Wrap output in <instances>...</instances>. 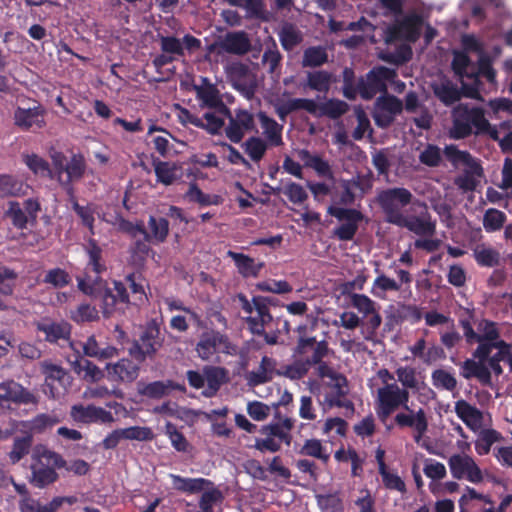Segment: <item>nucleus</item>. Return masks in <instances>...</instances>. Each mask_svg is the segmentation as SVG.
Returning a JSON list of instances; mask_svg holds the SVG:
<instances>
[{"label": "nucleus", "mask_w": 512, "mask_h": 512, "mask_svg": "<svg viewBox=\"0 0 512 512\" xmlns=\"http://www.w3.org/2000/svg\"><path fill=\"white\" fill-rule=\"evenodd\" d=\"M434 94L446 106H451L461 99L460 90L451 83H443L435 87Z\"/></svg>", "instance_id": "nucleus-55"}, {"label": "nucleus", "mask_w": 512, "mask_h": 512, "mask_svg": "<svg viewBox=\"0 0 512 512\" xmlns=\"http://www.w3.org/2000/svg\"><path fill=\"white\" fill-rule=\"evenodd\" d=\"M28 185L12 175L0 174V197H20L27 194Z\"/></svg>", "instance_id": "nucleus-33"}, {"label": "nucleus", "mask_w": 512, "mask_h": 512, "mask_svg": "<svg viewBox=\"0 0 512 512\" xmlns=\"http://www.w3.org/2000/svg\"><path fill=\"white\" fill-rule=\"evenodd\" d=\"M193 89L196 92L202 106L213 109L211 113H215L222 118V126L224 125V104L220 91L207 78L202 77L200 84H195Z\"/></svg>", "instance_id": "nucleus-16"}, {"label": "nucleus", "mask_w": 512, "mask_h": 512, "mask_svg": "<svg viewBox=\"0 0 512 512\" xmlns=\"http://www.w3.org/2000/svg\"><path fill=\"white\" fill-rule=\"evenodd\" d=\"M278 36L282 48L287 52L292 51L303 41L301 31L292 23H285L281 27Z\"/></svg>", "instance_id": "nucleus-41"}, {"label": "nucleus", "mask_w": 512, "mask_h": 512, "mask_svg": "<svg viewBox=\"0 0 512 512\" xmlns=\"http://www.w3.org/2000/svg\"><path fill=\"white\" fill-rule=\"evenodd\" d=\"M413 206L416 214L404 215L396 226L421 237H432L436 233V220L432 219L427 204L417 200Z\"/></svg>", "instance_id": "nucleus-8"}, {"label": "nucleus", "mask_w": 512, "mask_h": 512, "mask_svg": "<svg viewBox=\"0 0 512 512\" xmlns=\"http://www.w3.org/2000/svg\"><path fill=\"white\" fill-rule=\"evenodd\" d=\"M397 76L394 69L386 66H375L355 83V72L351 67L342 71V93L348 100H355L359 95L363 100H372L378 93L387 92V82L393 81Z\"/></svg>", "instance_id": "nucleus-2"}, {"label": "nucleus", "mask_w": 512, "mask_h": 512, "mask_svg": "<svg viewBox=\"0 0 512 512\" xmlns=\"http://www.w3.org/2000/svg\"><path fill=\"white\" fill-rule=\"evenodd\" d=\"M412 199V193L404 187L383 189L376 196V202L381 207L386 221L393 225L404 216L402 209L411 204Z\"/></svg>", "instance_id": "nucleus-7"}, {"label": "nucleus", "mask_w": 512, "mask_h": 512, "mask_svg": "<svg viewBox=\"0 0 512 512\" xmlns=\"http://www.w3.org/2000/svg\"><path fill=\"white\" fill-rule=\"evenodd\" d=\"M226 254L234 260L238 272L244 277H256L263 267L262 263H256L253 258L243 253L228 251Z\"/></svg>", "instance_id": "nucleus-34"}, {"label": "nucleus", "mask_w": 512, "mask_h": 512, "mask_svg": "<svg viewBox=\"0 0 512 512\" xmlns=\"http://www.w3.org/2000/svg\"><path fill=\"white\" fill-rule=\"evenodd\" d=\"M349 110V105L339 99H328L326 102L318 105V117L327 116L330 119H338Z\"/></svg>", "instance_id": "nucleus-45"}, {"label": "nucleus", "mask_w": 512, "mask_h": 512, "mask_svg": "<svg viewBox=\"0 0 512 512\" xmlns=\"http://www.w3.org/2000/svg\"><path fill=\"white\" fill-rule=\"evenodd\" d=\"M165 334L161 331L160 323L152 319L146 323L139 338L128 348V354L137 362L154 359L163 347Z\"/></svg>", "instance_id": "nucleus-6"}, {"label": "nucleus", "mask_w": 512, "mask_h": 512, "mask_svg": "<svg viewBox=\"0 0 512 512\" xmlns=\"http://www.w3.org/2000/svg\"><path fill=\"white\" fill-rule=\"evenodd\" d=\"M300 158L307 167L314 169L319 176H331L329 163L318 155H312L308 150L300 151Z\"/></svg>", "instance_id": "nucleus-53"}, {"label": "nucleus", "mask_w": 512, "mask_h": 512, "mask_svg": "<svg viewBox=\"0 0 512 512\" xmlns=\"http://www.w3.org/2000/svg\"><path fill=\"white\" fill-rule=\"evenodd\" d=\"M451 67L455 75L468 79H476L477 73L474 72V66L468 54L462 51H454Z\"/></svg>", "instance_id": "nucleus-35"}, {"label": "nucleus", "mask_w": 512, "mask_h": 512, "mask_svg": "<svg viewBox=\"0 0 512 512\" xmlns=\"http://www.w3.org/2000/svg\"><path fill=\"white\" fill-rule=\"evenodd\" d=\"M473 256L481 267H495L500 264V253L491 247L478 245L473 250Z\"/></svg>", "instance_id": "nucleus-48"}, {"label": "nucleus", "mask_w": 512, "mask_h": 512, "mask_svg": "<svg viewBox=\"0 0 512 512\" xmlns=\"http://www.w3.org/2000/svg\"><path fill=\"white\" fill-rule=\"evenodd\" d=\"M226 77L244 97L250 99L254 96L255 80L247 65L238 62L226 65Z\"/></svg>", "instance_id": "nucleus-13"}, {"label": "nucleus", "mask_w": 512, "mask_h": 512, "mask_svg": "<svg viewBox=\"0 0 512 512\" xmlns=\"http://www.w3.org/2000/svg\"><path fill=\"white\" fill-rule=\"evenodd\" d=\"M37 328L45 334V339L49 342L66 339L70 334V327L66 323L43 321L37 324Z\"/></svg>", "instance_id": "nucleus-42"}, {"label": "nucleus", "mask_w": 512, "mask_h": 512, "mask_svg": "<svg viewBox=\"0 0 512 512\" xmlns=\"http://www.w3.org/2000/svg\"><path fill=\"white\" fill-rule=\"evenodd\" d=\"M70 416L74 421L81 423H111L114 421L111 412L94 405H73Z\"/></svg>", "instance_id": "nucleus-22"}, {"label": "nucleus", "mask_w": 512, "mask_h": 512, "mask_svg": "<svg viewBox=\"0 0 512 512\" xmlns=\"http://www.w3.org/2000/svg\"><path fill=\"white\" fill-rule=\"evenodd\" d=\"M244 151L253 162H259L264 157L268 145L260 137L251 136L244 143Z\"/></svg>", "instance_id": "nucleus-54"}, {"label": "nucleus", "mask_w": 512, "mask_h": 512, "mask_svg": "<svg viewBox=\"0 0 512 512\" xmlns=\"http://www.w3.org/2000/svg\"><path fill=\"white\" fill-rule=\"evenodd\" d=\"M300 455L309 456L321 460L324 464H327L330 459L329 453L326 448L322 445L319 439H307L299 452Z\"/></svg>", "instance_id": "nucleus-49"}, {"label": "nucleus", "mask_w": 512, "mask_h": 512, "mask_svg": "<svg viewBox=\"0 0 512 512\" xmlns=\"http://www.w3.org/2000/svg\"><path fill=\"white\" fill-rule=\"evenodd\" d=\"M85 161L80 155H73L65 164L66 179L63 181V185H68L73 181L81 179L85 172Z\"/></svg>", "instance_id": "nucleus-50"}, {"label": "nucleus", "mask_w": 512, "mask_h": 512, "mask_svg": "<svg viewBox=\"0 0 512 512\" xmlns=\"http://www.w3.org/2000/svg\"><path fill=\"white\" fill-rule=\"evenodd\" d=\"M71 348L80 354L81 348L83 354L90 358H95L98 361H105L118 356L119 350L106 342L98 340L95 335H90L85 341L78 343H70Z\"/></svg>", "instance_id": "nucleus-14"}, {"label": "nucleus", "mask_w": 512, "mask_h": 512, "mask_svg": "<svg viewBox=\"0 0 512 512\" xmlns=\"http://www.w3.org/2000/svg\"><path fill=\"white\" fill-rule=\"evenodd\" d=\"M237 299L242 310L247 314L244 319L251 333L263 338L266 344H277V333L266 332V328L273 322V316L265 306L267 300L263 296H253L252 301H249L244 294H238Z\"/></svg>", "instance_id": "nucleus-5"}, {"label": "nucleus", "mask_w": 512, "mask_h": 512, "mask_svg": "<svg viewBox=\"0 0 512 512\" xmlns=\"http://www.w3.org/2000/svg\"><path fill=\"white\" fill-rule=\"evenodd\" d=\"M222 343V335L215 331H207L202 334L197 344V353L204 360L210 359L217 347Z\"/></svg>", "instance_id": "nucleus-37"}, {"label": "nucleus", "mask_w": 512, "mask_h": 512, "mask_svg": "<svg viewBox=\"0 0 512 512\" xmlns=\"http://www.w3.org/2000/svg\"><path fill=\"white\" fill-rule=\"evenodd\" d=\"M59 422V419L55 415L50 414H39L31 421L25 424L32 433H42L47 429L52 428Z\"/></svg>", "instance_id": "nucleus-58"}, {"label": "nucleus", "mask_w": 512, "mask_h": 512, "mask_svg": "<svg viewBox=\"0 0 512 512\" xmlns=\"http://www.w3.org/2000/svg\"><path fill=\"white\" fill-rule=\"evenodd\" d=\"M277 362L275 359L263 356L260 365L256 371H250L247 374V381L250 386H258L270 382L276 372Z\"/></svg>", "instance_id": "nucleus-28"}, {"label": "nucleus", "mask_w": 512, "mask_h": 512, "mask_svg": "<svg viewBox=\"0 0 512 512\" xmlns=\"http://www.w3.org/2000/svg\"><path fill=\"white\" fill-rule=\"evenodd\" d=\"M33 404L36 397L27 389L14 381L0 384V411L10 408V403Z\"/></svg>", "instance_id": "nucleus-18"}, {"label": "nucleus", "mask_w": 512, "mask_h": 512, "mask_svg": "<svg viewBox=\"0 0 512 512\" xmlns=\"http://www.w3.org/2000/svg\"><path fill=\"white\" fill-rule=\"evenodd\" d=\"M501 434L494 429L482 430L475 441V451L478 455H487L491 446L501 439Z\"/></svg>", "instance_id": "nucleus-51"}, {"label": "nucleus", "mask_w": 512, "mask_h": 512, "mask_svg": "<svg viewBox=\"0 0 512 512\" xmlns=\"http://www.w3.org/2000/svg\"><path fill=\"white\" fill-rule=\"evenodd\" d=\"M297 110H305L312 115H317L318 104L313 99L294 98L276 107V113L282 121Z\"/></svg>", "instance_id": "nucleus-29"}, {"label": "nucleus", "mask_w": 512, "mask_h": 512, "mask_svg": "<svg viewBox=\"0 0 512 512\" xmlns=\"http://www.w3.org/2000/svg\"><path fill=\"white\" fill-rule=\"evenodd\" d=\"M325 357V345L323 343L317 347L316 351L312 353L311 357L303 361H295L293 364L286 365L276 372V375L284 376L291 380H300L307 375L309 368L317 365Z\"/></svg>", "instance_id": "nucleus-21"}, {"label": "nucleus", "mask_w": 512, "mask_h": 512, "mask_svg": "<svg viewBox=\"0 0 512 512\" xmlns=\"http://www.w3.org/2000/svg\"><path fill=\"white\" fill-rule=\"evenodd\" d=\"M86 251L89 256V263L85 277L78 282L79 289L85 294L101 300L103 315L109 317L118 301L128 302L127 290L121 282H114V293L99 277L105 267L100 263L102 250L95 240H88Z\"/></svg>", "instance_id": "nucleus-1"}, {"label": "nucleus", "mask_w": 512, "mask_h": 512, "mask_svg": "<svg viewBox=\"0 0 512 512\" xmlns=\"http://www.w3.org/2000/svg\"><path fill=\"white\" fill-rule=\"evenodd\" d=\"M205 372V390L204 394L207 397L213 396L220 388L224 379V369L208 367L204 369Z\"/></svg>", "instance_id": "nucleus-52"}, {"label": "nucleus", "mask_w": 512, "mask_h": 512, "mask_svg": "<svg viewBox=\"0 0 512 512\" xmlns=\"http://www.w3.org/2000/svg\"><path fill=\"white\" fill-rule=\"evenodd\" d=\"M172 487L180 492L195 494L209 488L212 482L205 478H184L171 474Z\"/></svg>", "instance_id": "nucleus-30"}, {"label": "nucleus", "mask_w": 512, "mask_h": 512, "mask_svg": "<svg viewBox=\"0 0 512 512\" xmlns=\"http://www.w3.org/2000/svg\"><path fill=\"white\" fill-rule=\"evenodd\" d=\"M327 213L343 222L333 231L334 236L340 241H351L355 237L359 224L363 221L364 215L355 208H343L330 205Z\"/></svg>", "instance_id": "nucleus-9"}, {"label": "nucleus", "mask_w": 512, "mask_h": 512, "mask_svg": "<svg viewBox=\"0 0 512 512\" xmlns=\"http://www.w3.org/2000/svg\"><path fill=\"white\" fill-rule=\"evenodd\" d=\"M73 371L85 381L98 382L104 378V372L90 360L84 359L78 354V358L71 362Z\"/></svg>", "instance_id": "nucleus-31"}, {"label": "nucleus", "mask_w": 512, "mask_h": 512, "mask_svg": "<svg viewBox=\"0 0 512 512\" xmlns=\"http://www.w3.org/2000/svg\"><path fill=\"white\" fill-rule=\"evenodd\" d=\"M251 49L248 34L244 31L226 33V53L244 55Z\"/></svg>", "instance_id": "nucleus-36"}, {"label": "nucleus", "mask_w": 512, "mask_h": 512, "mask_svg": "<svg viewBox=\"0 0 512 512\" xmlns=\"http://www.w3.org/2000/svg\"><path fill=\"white\" fill-rule=\"evenodd\" d=\"M155 173L159 182L171 185L182 176V168L175 162L158 161L154 164Z\"/></svg>", "instance_id": "nucleus-38"}, {"label": "nucleus", "mask_w": 512, "mask_h": 512, "mask_svg": "<svg viewBox=\"0 0 512 512\" xmlns=\"http://www.w3.org/2000/svg\"><path fill=\"white\" fill-rule=\"evenodd\" d=\"M405 412H401L396 414L395 423L399 428H413L414 429V441L417 444H420V441L424 434L428 430V419L426 413L423 408H419L417 411L412 410L409 407V410H405Z\"/></svg>", "instance_id": "nucleus-17"}, {"label": "nucleus", "mask_w": 512, "mask_h": 512, "mask_svg": "<svg viewBox=\"0 0 512 512\" xmlns=\"http://www.w3.org/2000/svg\"><path fill=\"white\" fill-rule=\"evenodd\" d=\"M432 382L436 388L447 391H453L457 387L454 375L444 369H436L432 372Z\"/></svg>", "instance_id": "nucleus-59"}, {"label": "nucleus", "mask_w": 512, "mask_h": 512, "mask_svg": "<svg viewBox=\"0 0 512 512\" xmlns=\"http://www.w3.org/2000/svg\"><path fill=\"white\" fill-rule=\"evenodd\" d=\"M276 418H280V413L277 411L275 414ZM294 421L291 418H284L283 420L279 419V421L275 423H271L268 425L262 426L260 432L265 436H270L280 441V444L283 442L287 445L291 443V435L290 430L293 428Z\"/></svg>", "instance_id": "nucleus-27"}, {"label": "nucleus", "mask_w": 512, "mask_h": 512, "mask_svg": "<svg viewBox=\"0 0 512 512\" xmlns=\"http://www.w3.org/2000/svg\"><path fill=\"white\" fill-rule=\"evenodd\" d=\"M443 152L435 145L428 143L419 154V161L428 167H438L442 161Z\"/></svg>", "instance_id": "nucleus-60"}, {"label": "nucleus", "mask_w": 512, "mask_h": 512, "mask_svg": "<svg viewBox=\"0 0 512 512\" xmlns=\"http://www.w3.org/2000/svg\"><path fill=\"white\" fill-rule=\"evenodd\" d=\"M332 82V74L325 70H317L307 74V86L320 93H328Z\"/></svg>", "instance_id": "nucleus-44"}, {"label": "nucleus", "mask_w": 512, "mask_h": 512, "mask_svg": "<svg viewBox=\"0 0 512 512\" xmlns=\"http://www.w3.org/2000/svg\"><path fill=\"white\" fill-rule=\"evenodd\" d=\"M32 460L31 475L28 480L32 486L39 489L55 483L59 478L56 469L66 466V461L59 453L48 449L44 445L34 447Z\"/></svg>", "instance_id": "nucleus-4"}, {"label": "nucleus", "mask_w": 512, "mask_h": 512, "mask_svg": "<svg viewBox=\"0 0 512 512\" xmlns=\"http://www.w3.org/2000/svg\"><path fill=\"white\" fill-rule=\"evenodd\" d=\"M457 416L470 428L477 427L482 420L481 411L465 400H458L455 403Z\"/></svg>", "instance_id": "nucleus-39"}, {"label": "nucleus", "mask_w": 512, "mask_h": 512, "mask_svg": "<svg viewBox=\"0 0 512 512\" xmlns=\"http://www.w3.org/2000/svg\"><path fill=\"white\" fill-rule=\"evenodd\" d=\"M221 496V492L214 488L213 484L209 488L203 490L199 501L198 512H214V505L221 499Z\"/></svg>", "instance_id": "nucleus-61"}, {"label": "nucleus", "mask_w": 512, "mask_h": 512, "mask_svg": "<svg viewBox=\"0 0 512 512\" xmlns=\"http://www.w3.org/2000/svg\"><path fill=\"white\" fill-rule=\"evenodd\" d=\"M472 356L485 362L501 363L509 362L512 357V344L506 341H498L494 344L478 345L472 352Z\"/></svg>", "instance_id": "nucleus-19"}, {"label": "nucleus", "mask_w": 512, "mask_h": 512, "mask_svg": "<svg viewBox=\"0 0 512 512\" xmlns=\"http://www.w3.org/2000/svg\"><path fill=\"white\" fill-rule=\"evenodd\" d=\"M422 26V16L412 12L391 26L388 33L392 39L415 43L420 38Z\"/></svg>", "instance_id": "nucleus-11"}, {"label": "nucleus", "mask_w": 512, "mask_h": 512, "mask_svg": "<svg viewBox=\"0 0 512 512\" xmlns=\"http://www.w3.org/2000/svg\"><path fill=\"white\" fill-rule=\"evenodd\" d=\"M328 61V53L323 46H310L303 52L302 66L316 68L320 67Z\"/></svg>", "instance_id": "nucleus-46"}, {"label": "nucleus", "mask_w": 512, "mask_h": 512, "mask_svg": "<svg viewBox=\"0 0 512 512\" xmlns=\"http://www.w3.org/2000/svg\"><path fill=\"white\" fill-rule=\"evenodd\" d=\"M478 338L475 339V343L478 345L483 344H494L498 341H503L500 338V331L497 323L488 319H482L477 325Z\"/></svg>", "instance_id": "nucleus-40"}, {"label": "nucleus", "mask_w": 512, "mask_h": 512, "mask_svg": "<svg viewBox=\"0 0 512 512\" xmlns=\"http://www.w3.org/2000/svg\"><path fill=\"white\" fill-rule=\"evenodd\" d=\"M452 124L448 136L453 140H462L471 135H483L490 130L491 124L485 117L482 107L460 103L451 111Z\"/></svg>", "instance_id": "nucleus-3"}, {"label": "nucleus", "mask_w": 512, "mask_h": 512, "mask_svg": "<svg viewBox=\"0 0 512 512\" xmlns=\"http://www.w3.org/2000/svg\"><path fill=\"white\" fill-rule=\"evenodd\" d=\"M33 443L32 434H26L21 437H15L11 451L8 456L12 464L18 463L23 457L29 454Z\"/></svg>", "instance_id": "nucleus-47"}, {"label": "nucleus", "mask_w": 512, "mask_h": 512, "mask_svg": "<svg viewBox=\"0 0 512 512\" xmlns=\"http://www.w3.org/2000/svg\"><path fill=\"white\" fill-rule=\"evenodd\" d=\"M105 370L111 382L132 383L138 378L140 367L128 358H122L115 363H108Z\"/></svg>", "instance_id": "nucleus-20"}, {"label": "nucleus", "mask_w": 512, "mask_h": 512, "mask_svg": "<svg viewBox=\"0 0 512 512\" xmlns=\"http://www.w3.org/2000/svg\"><path fill=\"white\" fill-rule=\"evenodd\" d=\"M41 366L46 381H58L62 386L69 383V375L62 367L49 362H43Z\"/></svg>", "instance_id": "nucleus-62"}, {"label": "nucleus", "mask_w": 512, "mask_h": 512, "mask_svg": "<svg viewBox=\"0 0 512 512\" xmlns=\"http://www.w3.org/2000/svg\"><path fill=\"white\" fill-rule=\"evenodd\" d=\"M44 110L41 106L18 107L14 112V121L22 130H39L45 126Z\"/></svg>", "instance_id": "nucleus-23"}, {"label": "nucleus", "mask_w": 512, "mask_h": 512, "mask_svg": "<svg viewBox=\"0 0 512 512\" xmlns=\"http://www.w3.org/2000/svg\"><path fill=\"white\" fill-rule=\"evenodd\" d=\"M506 214L498 209L489 208L483 216V227L486 232H495L500 230L506 222Z\"/></svg>", "instance_id": "nucleus-56"}, {"label": "nucleus", "mask_w": 512, "mask_h": 512, "mask_svg": "<svg viewBox=\"0 0 512 512\" xmlns=\"http://www.w3.org/2000/svg\"><path fill=\"white\" fill-rule=\"evenodd\" d=\"M258 119L269 144L272 146L282 145L283 127L262 111L258 113Z\"/></svg>", "instance_id": "nucleus-32"}, {"label": "nucleus", "mask_w": 512, "mask_h": 512, "mask_svg": "<svg viewBox=\"0 0 512 512\" xmlns=\"http://www.w3.org/2000/svg\"><path fill=\"white\" fill-rule=\"evenodd\" d=\"M183 123H190L198 128L207 130L210 134H218L222 129V118L215 113H205L202 118L184 109L180 115Z\"/></svg>", "instance_id": "nucleus-25"}, {"label": "nucleus", "mask_w": 512, "mask_h": 512, "mask_svg": "<svg viewBox=\"0 0 512 512\" xmlns=\"http://www.w3.org/2000/svg\"><path fill=\"white\" fill-rule=\"evenodd\" d=\"M165 434L171 441L172 446L179 452H186L189 447V443L184 435L179 432L174 424L167 422L165 425Z\"/></svg>", "instance_id": "nucleus-63"}, {"label": "nucleus", "mask_w": 512, "mask_h": 512, "mask_svg": "<svg viewBox=\"0 0 512 512\" xmlns=\"http://www.w3.org/2000/svg\"><path fill=\"white\" fill-rule=\"evenodd\" d=\"M181 389L182 386L172 380L154 381L150 383L139 382L137 384L138 393L152 399L163 398L169 395L173 390Z\"/></svg>", "instance_id": "nucleus-26"}, {"label": "nucleus", "mask_w": 512, "mask_h": 512, "mask_svg": "<svg viewBox=\"0 0 512 512\" xmlns=\"http://www.w3.org/2000/svg\"><path fill=\"white\" fill-rule=\"evenodd\" d=\"M375 107L393 115H398L403 110V102L394 95L383 93L376 99Z\"/></svg>", "instance_id": "nucleus-57"}, {"label": "nucleus", "mask_w": 512, "mask_h": 512, "mask_svg": "<svg viewBox=\"0 0 512 512\" xmlns=\"http://www.w3.org/2000/svg\"><path fill=\"white\" fill-rule=\"evenodd\" d=\"M460 375L466 380L475 378L482 386H492V375L484 360L466 359L460 365Z\"/></svg>", "instance_id": "nucleus-24"}, {"label": "nucleus", "mask_w": 512, "mask_h": 512, "mask_svg": "<svg viewBox=\"0 0 512 512\" xmlns=\"http://www.w3.org/2000/svg\"><path fill=\"white\" fill-rule=\"evenodd\" d=\"M409 392L400 388L396 383L386 384L378 389V416L384 420L398 408L409 410Z\"/></svg>", "instance_id": "nucleus-10"}, {"label": "nucleus", "mask_w": 512, "mask_h": 512, "mask_svg": "<svg viewBox=\"0 0 512 512\" xmlns=\"http://www.w3.org/2000/svg\"><path fill=\"white\" fill-rule=\"evenodd\" d=\"M307 330L306 325H300L297 328V331L299 333V338L297 340V344L294 348V356H303L307 354L310 350L313 351V353L316 351L317 347L320 346L321 343L325 345V356L328 354V343L325 340L322 341H316L315 337H304L302 334H304Z\"/></svg>", "instance_id": "nucleus-43"}, {"label": "nucleus", "mask_w": 512, "mask_h": 512, "mask_svg": "<svg viewBox=\"0 0 512 512\" xmlns=\"http://www.w3.org/2000/svg\"><path fill=\"white\" fill-rule=\"evenodd\" d=\"M317 503L322 512H342V501L335 494L318 495Z\"/></svg>", "instance_id": "nucleus-64"}, {"label": "nucleus", "mask_w": 512, "mask_h": 512, "mask_svg": "<svg viewBox=\"0 0 512 512\" xmlns=\"http://www.w3.org/2000/svg\"><path fill=\"white\" fill-rule=\"evenodd\" d=\"M448 465L453 478L467 479L478 484L483 481V473L475 460L468 455L454 454L448 460Z\"/></svg>", "instance_id": "nucleus-12"}, {"label": "nucleus", "mask_w": 512, "mask_h": 512, "mask_svg": "<svg viewBox=\"0 0 512 512\" xmlns=\"http://www.w3.org/2000/svg\"><path fill=\"white\" fill-rule=\"evenodd\" d=\"M226 119L229 125L226 126V137L233 143H239L245 132L254 129V116L245 109H239L232 114L226 107Z\"/></svg>", "instance_id": "nucleus-15"}]
</instances>
